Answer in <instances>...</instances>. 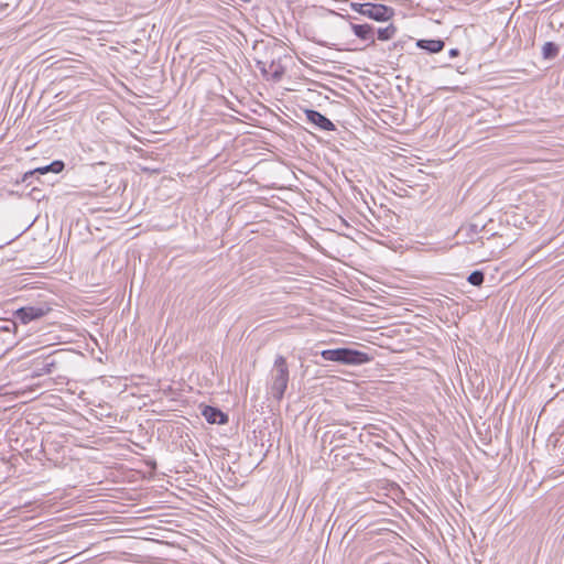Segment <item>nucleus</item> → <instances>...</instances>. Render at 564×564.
I'll return each mask as SVG.
<instances>
[{"label": "nucleus", "instance_id": "1", "mask_svg": "<svg viewBox=\"0 0 564 564\" xmlns=\"http://www.w3.org/2000/svg\"><path fill=\"white\" fill-rule=\"evenodd\" d=\"M290 380L289 367L286 359L279 355L276 356L273 367L269 375L268 389L269 393L276 400L281 401L288 388Z\"/></svg>", "mask_w": 564, "mask_h": 564}, {"label": "nucleus", "instance_id": "2", "mask_svg": "<svg viewBox=\"0 0 564 564\" xmlns=\"http://www.w3.org/2000/svg\"><path fill=\"white\" fill-rule=\"evenodd\" d=\"M321 357L325 361H334L347 366H360L371 360L367 352L346 347L324 349L321 351Z\"/></svg>", "mask_w": 564, "mask_h": 564}, {"label": "nucleus", "instance_id": "3", "mask_svg": "<svg viewBox=\"0 0 564 564\" xmlns=\"http://www.w3.org/2000/svg\"><path fill=\"white\" fill-rule=\"evenodd\" d=\"M350 8L352 11L378 22H386L393 17V10L381 3L351 2Z\"/></svg>", "mask_w": 564, "mask_h": 564}, {"label": "nucleus", "instance_id": "4", "mask_svg": "<svg viewBox=\"0 0 564 564\" xmlns=\"http://www.w3.org/2000/svg\"><path fill=\"white\" fill-rule=\"evenodd\" d=\"M307 121L324 131H334L335 124L317 110L306 109Z\"/></svg>", "mask_w": 564, "mask_h": 564}, {"label": "nucleus", "instance_id": "5", "mask_svg": "<svg viewBox=\"0 0 564 564\" xmlns=\"http://www.w3.org/2000/svg\"><path fill=\"white\" fill-rule=\"evenodd\" d=\"M45 310L43 307H36V306H25L17 310L15 316L19 318L23 324H28L31 321L41 318L45 315Z\"/></svg>", "mask_w": 564, "mask_h": 564}, {"label": "nucleus", "instance_id": "6", "mask_svg": "<svg viewBox=\"0 0 564 564\" xmlns=\"http://www.w3.org/2000/svg\"><path fill=\"white\" fill-rule=\"evenodd\" d=\"M350 29L354 32V34L362 40L368 41L370 44H375L376 42V35L375 30L372 25L370 24H357V23H350Z\"/></svg>", "mask_w": 564, "mask_h": 564}, {"label": "nucleus", "instance_id": "7", "mask_svg": "<svg viewBox=\"0 0 564 564\" xmlns=\"http://www.w3.org/2000/svg\"><path fill=\"white\" fill-rule=\"evenodd\" d=\"M202 414L210 424H225L228 421V416L224 412L210 405H206Z\"/></svg>", "mask_w": 564, "mask_h": 564}, {"label": "nucleus", "instance_id": "8", "mask_svg": "<svg viewBox=\"0 0 564 564\" xmlns=\"http://www.w3.org/2000/svg\"><path fill=\"white\" fill-rule=\"evenodd\" d=\"M445 43L442 40H419L416 46L429 53H438L444 48Z\"/></svg>", "mask_w": 564, "mask_h": 564}, {"label": "nucleus", "instance_id": "9", "mask_svg": "<svg viewBox=\"0 0 564 564\" xmlns=\"http://www.w3.org/2000/svg\"><path fill=\"white\" fill-rule=\"evenodd\" d=\"M64 167H65L64 162L56 160V161H53L52 163H50L48 165L35 169L32 173L46 174L48 172H52V173L57 174V173H61L64 170Z\"/></svg>", "mask_w": 564, "mask_h": 564}, {"label": "nucleus", "instance_id": "10", "mask_svg": "<svg viewBox=\"0 0 564 564\" xmlns=\"http://www.w3.org/2000/svg\"><path fill=\"white\" fill-rule=\"evenodd\" d=\"M558 54V47L553 42H545L542 47V55L545 59H553Z\"/></svg>", "mask_w": 564, "mask_h": 564}, {"label": "nucleus", "instance_id": "11", "mask_svg": "<svg viewBox=\"0 0 564 564\" xmlns=\"http://www.w3.org/2000/svg\"><path fill=\"white\" fill-rule=\"evenodd\" d=\"M377 33H378V39L380 41H389L395 35L397 28L393 24H390L386 28L378 29Z\"/></svg>", "mask_w": 564, "mask_h": 564}, {"label": "nucleus", "instance_id": "12", "mask_svg": "<svg viewBox=\"0 0 564 564\" xmlns=\"http://www.w3.org/2000/svg\"><path fill=\"white\" fill-rule=\"evenodd\" d=\"M484 280L485 275L480 270L473 271L467 278V281L475 286H480L484 283Z\"/></svg>", "mask_w": 564, "mask_h": 564}, {"label": "nucleus", "instance_id": "13", "mask_svg": "<svg viewBox=\"0 0 564 564\" xmlns=\"http://www.w3.org/2000/svg\"><path fill=\"white\" fill-rule=\"evenodd\" d=\"M55 368V361L54 360H46L43 362L42 367L36 370V376H43L52 373L53 369Z\"/></svg>", "mask_w": 564, "mask_h": 564}, {"label": "nucleus", "instance_id": "14", "mask_svg": "<svg viewBox=\"0 0 564 564\" xmlns=\"http://www.w3.org/2000/svg\"><path fill=\"white\" fill-rule=\"evenodd\" d=\"M448 55H449V57H452V58H453V57H456V56H458V55H459V50H458V48H451V50L448 51Z\"/></svg>", "mask_w": 564, "mask_h": 564}, {"label": "nucleus", "instance_id": "15", "mask_svg": "<svg viewBox=\"0 0 564 564\" xmlns=\"http://www.w3.org/2000/svg\"><path fill=\"white\" fill-rule=\"evenodd\" d=\"M338 15L341 17L343 19H346V20L352 19L350 15H344V14H338Z\"/></svg>", "mask_w": 564, "mask_h": 564}]
</instances>
